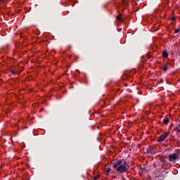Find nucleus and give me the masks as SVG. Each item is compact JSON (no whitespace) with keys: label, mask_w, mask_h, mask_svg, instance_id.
I'll return each mask as SVG.
<instances>
[{"label":"nucleus","mask_w":180,"mask_h":180,"mask_svg":"<svg viewBox=\"0 0 180 180\" xmlns=\"http://www.w3.org/2000/svg\"><path fill=\"white\" fill-rule=\"evenodd\" d=\"M112 167L117 172H120V174H124V172H127V171L130 169L129 162L123 159L117 160V161L112 164Z\"/></svg>","instance_id":"1"},{"label":"nucleus","mask_w":180,"mask_h":180,"mask_svg":"<svg viewBox=\"0 0 180 180\" xmlns=\"http://www.w3.org/2000/svg\"><path fill=\"white\" fill-rule=\"evenodd\" d=\"M169 135V131H167L164 134L161 135L158 139V143H162V141H164V140H165Z\"/></svg>","instance_id":"2"},{"label":"nucleus","mask_w":180,"mask_h":180,"mask_svg":"<svg viewBox=\"0 0 180 180\" xmlns=\"http://www.w3.org/2000/svg\"><path fill=\"white\" fill-rule=\"evenodd\" d=\"M169 161H175V160H178V155L176 153H173L169 155Z\"/></svg>","instance_id":"3"},{"label":"nucleus","mask_w":180,"mask_h":180,"mask_svg":"<svg viewBox=\"0 0 180 180\" xmlns=\"http://www.w3.org/2000/svg\"><path fill=\"white\" fill-rule=\"evenodd\" d=\"M162 56L164 58H168V52L167 51V50H164L162 51Z\"/></svg>","instance_id":"4"},{"label":"nucleus","mask_w":180,"mask_h":180,"mask_svg":"<svg viewBox=\"0 0 180 180\" xmlns=\"http://www.w3.org/2000/svg\"><path fill=\"white\" fill-rule=\"evenodd\" d=\"M153 148H148L146 150V154H155V152L153 150Z\"/></svg>","instance_id":"5"},{"label":"nucleus","mask_w":180,"mask_h":180,"mask_svg":"<svg viewBox=\"0 0 180 180\" xmlns=\"http://www.w3.org/2000/svg\"><path fill=\"white\" fill-rule=\"evenodd\" d=\"M169 122V120L168 119L167 117H165L163 119V123L165 124H168V123Z\"/></svg>","instance_id":"6"},{"label":"nucleus","mask_w":180,"mask_h":180,"mask_svg":"<svg viewBox=\"0 0 180 180\" xmlns=\"http://www.w3.org/2000/svg\"><path fill=\"white\" fill-rule=\"evenodd\" d=\"M180 126L179 124L173 129V131H176V133H180Z\"/></svg>","instance_id":"7"},{"label":"nucleus","mask_w":180,"mask_h":180,"mask_svg":"<svg viewBox=\"0 0 180 180\" xmlns=\"http://www.w3.org/2000/svg\"><path fill=\"white\" fill-rule=\"evenodd\" d=\"M122 14H120L119 15H117V17H116V18H117V20H119V22H123V18H122Z\"/></svg>","instance_id":"8"},{"label":"nucleus","mask_w":180,"mask_h":180,"mask_svg":"<svg viewBox=\"0 0 180 180\" xmlns=\"http://www.w3.org/2000/svg\"><path fill=\"white\" fill-rule=\"evenodd\" d=\"M128 4L127 0H122V5H124V6H127Z\"/></svg>","instance_id":"9"},{"label":"nucleus","mask_w":180,"mask_h":180,"mask_svg":"<svg viewBox=\"0 0 180 180\" xmlns=\"http://www.w3.org/2000/svg\"><path fill=\"white\" fill-rule=\"evenodd\" d=\"M151 57H153V55H151V53H148L146 55L147 60H150V58H151Z\"/></svg>","instance_id":"10"},{"label":"nucleus","mask_w":180,"mask_h":180,"mask_svg":"<svg viewBox=\"0 0 180 180\" xmlns=\"http://www.w3.org/2000/svg\"><path fill=\"white\" fill-rule=\"evenodd\" d=\"M162 70L163 71H167L168 70V65H164Z\"/></svg>","instance_id":"11"},{"label":"nucleus","mask_w":180,"mask_h":180,"mask_svg":"<svg viewBox=\"0 0 180 180\" xmlns=\"http://www.w3.org/2000/svg\"><path fill=\"white\" fill-rule=\"evenodd\" d=\"M109 172H110V168L107 167V168L105 169V174H109Z\"/></svg>","instance_id":"12"},{"label":"nucleus","mask_w":180,"mask_h":180,"mask_svg":"<svg viewBox=\"0 0 180 180\" xmlns=\"http://www.w3.org/2000/svg\"><path fill=\"white\" fill-rule=\"evenodd\" d=\"M160 162H164V163L165 164V162H167V161L165 160V158H162L160 159Z\"/></svg>","instance_id":"13"},{"label":"nucleus","mask_w":180,"mask_h":180,"mask_svg":"<svg viewBox=\"0 0 180 180\" xmlns=\"http://www.w3.org/2000/svg\"><path fill=\"white\" fill-rule=\"evenodd\" d=\"M180 32V28H177L174 30V33H179Z\"/></svg>","instance_id":"14"},{"label":"nucleus","mask_w":180,"mask_h":180,"mask_svg":"<svg viewBox=\"0 0 180 180\" xmlns=\"http://www.w3.org/2000/svg\"><path fill=\"white\" fill-rule=\"evenodd\" d=\"M98 178H99V175H97V176H94V180H96V179H98Z\"/></svg>","instance_id":"15"},{"label":"nucleus","mask_w":180,"mask_h":180,"mask_svg":"<svg viewBox=\"0 0 180 180\" xmlns=\"http://www.w3.org/2000/svg\"><path fill=\"white\" fill-rule=\"evenodd\" d=\"M11 72H13V74H16V72L15 70H11Z\"/></svg>","instance_id":"16"},{"label":"nucleus","mask_w":180,"mask_h":180,"mask_svg":"<svg viewBox=\"0 0 180 180\" xmlns=\"http://www.w3.org/2000/svg\"><path fill=\"white\" fill-rule=\"evenodd\" d=\"M5 0H0V4H2Z\"/></svg>","instance_id":"17"},{"label":"nucleus","mask_w":180,"mask_h":180,"mask_svg":"<svg viewBox=\"0 0 180 180\" xmlns=\"http://www.w3.org/2000/svg\"><path fill=\"white\" fill-rule=\"evenodd\" d=\"M179 56H180V52H179Z\"/></svg>","instance_id":"18"},{"label":"nucleus","mask_w":180,"mask_h":180,"mask_svg":"<svg viewBox=\"0 0 180 180\" xmlns=\"http://www.w3.org/2000/svg\"><path fill=\"white\" fill-rule=\"evenodd\" d=\"M179 126H180V121H179Z\"/></svg>","instance_id":"19"}]
</instances>
